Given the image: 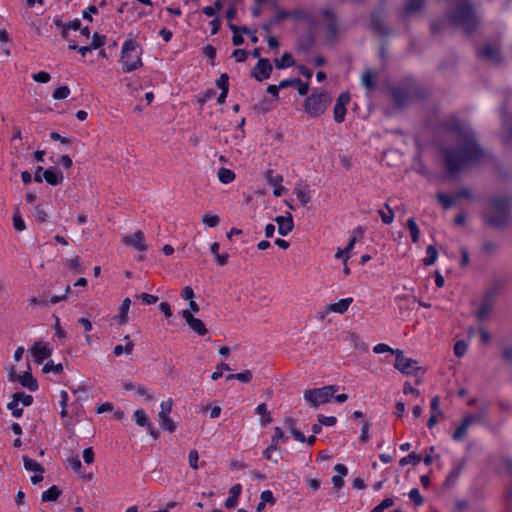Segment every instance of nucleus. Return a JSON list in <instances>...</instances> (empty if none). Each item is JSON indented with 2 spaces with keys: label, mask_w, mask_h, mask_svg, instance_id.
<instances>
[{
  "label": "nucleus",
  "mask_w": 512,
  "mask_h": 512,
  "mask_svg": "<svg viewBox=\"0 0 512 512\" xmlns=\"http://www.w3.org/2000/svg\"><path fill=\"white\" fill-rule=\"evenodd\" d=\"M484 152L476 143L475 135L470 128L464 127L459 135V143L444 151V161L449 174L454 175L470 164L477 162Z\"/></svg>",
  "instance_id": "f257e3e1"
},
{
  "label": "nucleus",
  "mask_w": 512,
  "mask_h": 512,
  "mask_svg": "<svg viewBox=\"0 0 512 512\" xmlns=\"http://www.w3.org/2000/svg\"><path fill=\"white\" fill-rule=\"evenodd\" d=\"M451 2L458 3L459 6L450 15L453 24L459 26L467 32H471L478 23V18L474 13L470 3L466 0H450Z\"/></svg>",
  "instance_id": "f03ea898"
},
{
  "label": "nucleus",
  "mask_w": 512,
  "mask_h": 512,
  "mask_svg": "<svg viewBox=\"0 0 512 512\" xmlns=\"http://www.w3.org/2000/svg\"><path fill=\"white\" fill-rule=\"evenodd\" d=\"M141 54V47L135 40H126L122 45L120 55V64L122 66V70L128 73L142 66Z\"/></svg>",
  "instance_id": "7ed1b4c3"
},
{
  "label": "nucleus",
  "mask_w": 512,
  "mask_h": 512,
  "mask_svg": "<svg viewBox=\"0 0 512 512\" xmlns=\"http://www.w3.org/2000/svg\"><path fill=\"white\" fill-rule=\"evenodd\" d=\"M330 102L331 97L327 92L314 89L312 93L305 99L303 104V111L308 116L316 118L325 113Z\"/></svg>",
  "instance_id": "20e7f679"
},
{
  "label": "nucleus",
  "mask_w": 512,
  "mask_h": 512,
  "mask_svg": "<svg viewBox=\"0 0 512 512\" xmlns=\"http://www.w3.org/2000/svg\"><path fill=\"white\" fill-rule=\"evenodd\" d=\"M337 391L338 386L336 385L307 389L303 393V398L311 407L317 408L320 405L327 403Z\"/></svg>",
  "instance_id": "39448f33"
},
{
  "label": "nucleus",
  "mask_w": 512,
  "mask_h": 512,
  "mask_svg": "<svg viewBox=\"0 0 512 512\" xmlns=\"http://www.w3.org/2000/svg\"><path fill=\"white\" fill-rule=\"evenodd\" d=\"M485 220L495 226H503L508 221L507 204L503 200H493L485 212Z\"/></svg>",
  "instance_id": "423d86ee"
},
{
  "label": "nucleus",
  "mask_w": 512,
  "mask_h": 512,
  "mask_svg": "<svg viewBox=\"0 0 512 512\" xmlns=\"http://www.w3.org/2000/svg\"><path fill=\"white\" fill-rule=\"evenodd\" d=\"M394 355L396 357L394 368L400 371L401 373L405 375H413L420 370L418 362L412 358L405 357L404 352L402 350L397 349L394 352Z\"/></svg>",
  "instance_id": "0eeeda50"
},
{
  "label": "nucleus",
  "mask_w": 512,
  "mask_h": 512,
  "mask_svg": "<svg viewBox=\"0 0 512 512\" xmlns=\"http://www.w3.org/2000/svg\"><path fill=\"white\" fill-rule=\"evenodd\" d=\"M29 352L34 359V362L40 365L45 359L50 357L52 354V347L48 342L36 341L29 349Z\"/></svg>",
  "instance_id": "6e6552de"
},
{
  "label": "nucleus",
  "mask_w": 512,
  "mask_h": 512,
  "mask_svg": "<svg viewBox=\"0 0 512 512\" xmlns=\"http://www.w3.org/2000/svg\"><path fill=\"white\" fill-rule=\"evenodd\" d=\"M121 242L124 245L130 246L137 251L142 252V251L147 250L145 236H144L143 232H141V231H137L132 235L122 236Z\"/></svg>",
  "instance_id": "1a4fd4ad"
},
{
  "label": "nucleus",
  "mask_w": 512,
  "mask_h": 512,
  "mask_svg": "<svg viewBox=\"0 0 512 512\" xmlns=\"http://www.w3.org/2000/svg\"><path fill=\"white\" fill-rule=\"evenodd\" d=\"M181 315L183 319L186 321V323L189 325V327L195 333H197L200 336H204L207 334L208 331L205 327L204 322L201 319L194 317L193 314H191V311L183 310L181 312Z\"/></svg>",
  "instance_id": "9d476101"
},
{
  "label": "nucleus",
  "mask_w": 512,
  "mask_h": 512,
  "mask_svg": "<svg viewBox=\"0 0 512 512\" xmlns=\"http://www.w3.org/2000/svg\"><path fill=\"white\" fill-rule=\"evenodd\" d=\"M272 72V65L266 58H260L252 72V76L257 81L268 79Z\"/></svg>",
  "instance_id": "9b49d317"
},
{
  "label": "nucleus",
  "mask_w": 512,
  "mask_h": 512,
  "mask_svg": "<svg viewBox=\"0 0 512 512\" xmlns=\"http://www.w3.org/2000/svg\"><path fill=\"white\" fill-rule=\"evenodd\" d=\"M476 416L474 415H466L462 422L456 426V429L455 431L453 432L452 434V439L454 441H461L463 440L466 435H467V432H468V429L470 428V426L476 422Z\"/></svg>",
  "instance_id": "f8f14e48"
},
{
  "label": "nucleus",
  "mask_w": 512,
  "mask_h": 512,
  "mask_svg": "<svg viewBox=\"0 0 512 512\" xmlns=\"http://www.w3.org/2000/svg\"><path fill=\"white\" fill-rule=\"evenodd\" d=\"M123 389L125 391H133L137 396L146 401H151L153 399L150 389L143 384L126 381L123 383Z\"/></svg>",
  "instance_id": "ddd939ff"
},
{
  "label": "nucleus",
  "mask_w": 512,
  "mask_h": 512,
  "mask_svg": "<svg viewBox=\"0 0 512 512\" xmlns=\"http://www.w3.org/2000/svg\"><path fill=\"white\" fill-rule=\"evenodd\" d=\"M275 222L278 225V233L282 236H286L293 230V217L289 212H287L284 216H277L275 218Z\"/></svg>",
  "instance_id": "4468645a"
},
{
  "label": "nucleus",
  "mask_w": 512,
  "mask_h": 512,
  "mask_svg": "<svg viewBox=\"0 0 512 512\" xmlns=\"http://www.w3.org/2000/svg\"><path fill=\"white\" fill-rule=\"evenodd\" d=\"M30 365H27V370L17 377V381L29 391L34 392L38 389L37 380L32 376L30 372Z\"/></svg>",
  "instance_id": "2eb2a0df"
},
{
  "label": "nucleus",
  "mask_w": 512,
  "mask_h": 512,
  "mask_svg": "<svg viewBox=\"0 0 512 512\" xmlns=\"http://www.w3.org/2000/svg\"><path fill=\"white\" fill-rule=\"evenodd\" d=\"M479 53H480L481 57H483L487 60H490L492 62H498L500 60V50L497 45H491V44L485 45L480 50Z\"/></svg>",
  "instance_id": "dca6fc26"
},
{
  "label": "nucleus",
  "mask_w": 512,
  "mask_h": 512,
  "mask_svg": "<svg viewBox=\"0 0 512 512\" xmlns=\"http://www.w3.org/2000/svg\"><path fill=\"white\" fill-rule=\"evenodd\" d=\"M43 178L50 185H58L63 182L64 176L59 170L50 168L43 172Z\"/></svg>",
  "instance_id": "f3484780"
},
{
  "label": "nucleus",
  "mask_w": 512,
  "mask_h": 512,
  "mask_svg": "<svg viewBox=\"0 0 512 512\" xmlns=\"http://www.w3.org/2000/svg\"><path fill=\"white\" fill-rule=\"evenodd\" d=\"M323 22L327 27L329 33L335 36L338 31V26L334 13L331 10H325L322 14Z\"/></svg>",
  "instance_id": "a211bd4d"
},
{
  "label": "nucleus",
  "mask_w": 512,
  "mask_h": 512,
  "mask_svg": "<svg viewBox=\"0 0 512 512\" xmlns=\"http://www.w3.org/2000/svg\"><path fill=\"white\" fill-rule=\"evenodd\" d=\"M352 301H353L352 298L341 299V300H339L336 303L329 304L327 306V310L330 311V312L343 314V313H345L348 310V308H349L350 304L352 303Z\"/></svg>",
  "instance_id": "6ab92c4d"
},
{
  "label": "nucleus",
  "mask_w": 512,
  "mask_h": 512,
  "mask_svg": "<svg viewBox=\"0 0 512 512\" xmlns=\"http://www.w3.org/2000/svg\"><path fill=\"white\" fill-rule=\"evenodd\" d=\"M345 340L354 349H357L362 352H366L368 350V345L364 341H362L357 334L353 332L348 333Z\"/></svg>",
  "instance_id": "aec40b11"
},
{
  "label": "nucleus",
  "mask_w": 512,
  "mask_h": 512,
  "mask_svg": "<svg viewBox=\"0 0 512 512\" xmlns=\"http://www.w3.org/2000/svg\"><path fill=\"white\" fill-rule=\"evenodd\" d=\"M131 306L130 298H125L120 306L118 315L115 316V320L118 321L120 325L126 324L128 322V313Z\"/></svg>",
  "instance_id": "412c9836"
},
{
  "label": "nucleus",
  "mask_w": 512,
  "mask_h": 512,
  "mask_svg": "<svg viewBox=\"0 0 512 512\" xmlns=\"http://www.w3.org/2000/svg\"><path fill=\"white\" fill-rule=\"evenodd\" d=\"M242 487L240 484H235L229 490L230 496L225 501V506L227 508H234L237 505V499L240 495Z\"/></svg>",
  "instance_id": "4be33fe9"
},
{
  "label": "nucleus",
  "mask_w": 512,
  "mask_h": 512,
  "mask_svg": "<svg viewBox=\"0 0 512 512\" xmlns=\"http://www.w3.org/2000/svg\"><path fill=\"white\" fill-rule=\"evenodd\" d=\"M218 180L222 184H229L235 180V173L228 168H220L217 172Z\"/></svg>",
  "instance_id": "5701e85b"
},
{
  "label": "nucleus",
  "mask_w": 512,
  "mask_h": 512,
  "mask_svg": "<svg viewBox=\"0 0 512 512\" xmlns=\"http://www.w3.org/2000/svg\"><path fill=\"white\" fill-rule=\"evenodd\" d=\"M61 494L62 491L58 488V486L53 485L42 493L41 500L43 502L55 501Z\"/></svg>",
  "instance_id": "b1692460"
},
{
  "label": "nucleus",
  "mask_w": 512,
  "mask_h": 512,
  "mask_svg": "<svg viewBox=\"0 0 512 512\" xmlns=\"http://www.w3.org/2000/svg\"><path fill=\"white\" fill-rule=\"evenodd\" d=\"M356 242V236L352 237L347 245V247L343 250L338 249V251L335 254V257L337 259H342L344 264L347 263V260L350 257V251L354 248Z\"/></svg>",
  "instance_id": "393cba45"
},
{
  "label": "nucleus",
  "mask_w": 512,
  "mask_h": 512,
  "mask_svg": "<svg viewBox=\"0 0 512 512\" xmlns=\"http://www.w3.org/2000/svg\"><path fill=\"white\" fill-rule=\"evenodd\" d=\"M133 420L141 427H150L151 422L143 409H138L133 413Z\"/></svg>",
  "instance_id": "a878e982"
},
{
  "label": "nucleus",
  "mask_w": 512,
  "mask_h": 512,
  "mask_svg": "<svg viewBox=\"0 0 512 512\" xmlns=\"http://www.w3.org/2000/svg\"><path fill=\"white\" fill-rule=\"evenodd\" d=\"M294 194L297 196V199L301 204L305 205L310 202L311 195L310 191L303 188L301 185H296L294 188Z\"/></svg>",
  "instance_id": "bb28decb"
},
{
  "label": "nucleus",
  "mask_w": 512,
  "mask_h": 512,
  "mask_svg": "<svg viewBox=\"0 0 512 512\" xmlns=\"http://www.w3.org/2000/svg\"><path fill=\"white\" fill-rule=\"evenodd\" d=\"M23 464L24 468L28 471L43 473L44 468L38 463L36 460L29 458L28 456H23Z\"/></svg>",
  "instance_id": "cd10ccee"
},
{
  "label": "nucleus",
  "mask_w": 512,
  "mask_h": 512,
  "mask_svg": "<svg viewBox=\"0 0 512 512\" xmlns=\"http://www.w3.org/2000/svg\"><path fill=\"white\" fill-rule=\"evenodd\" d=\"M158 419H159V425L163 430H165L169 433H173L176 430V423L170 418L169 415L158 416Z\"/></svg>",
  "instance_id": "c85d7f7f"
},
{
  "label": "nucleus",
  "mask_w": 512,
  "mask_h": 512,
  "mask_svg": "<svg viewBox=\"0 0 512 512\" xmlns=\"http://www.w3.org/2000/svg\"><path fill=\"white\" fill-rule=\"evenodd\" d=\"M437 199H438V202L442 205V207L446 210L451 208L457 202L456 195L449 196L445 193H438Z\"/></svg>",
  "instance_id": "c756f323"
},
{
  "label": "nucleus",
  "mask_w": 512,
  "mask_h": 512,
  "mask_svg": "<svg viewBox=\"0 0 512 512\" xmlns=\"http://www.w3.org/2000/svg\"><path fill=\"white\" fill-rule=\"evenodd\" d=\"M264 177L267 183L271 186L281 184L283 181L282 175L275 173L272 169L265 171Z\"/></svg>",
  "instance_id": "7c9ffc66"
},
{
  "label": "nucleus",
  "mask_w": 512,
  "mask_h": 512,
  "mask_svg": "<svg viewBox=\"0 0 512 512\" xmlns=\"http://www.w3.org/2000/svg\"><path fill=\"white\" fill-rule=\"evenodd\" d=\"M294 64V60L291 54L284 53L280 59L275 60V66L278 69H284Z\"/></svg>",
  "instance_id": "2f4dec72"
},
{
  "label": "nucleus",
  "mask_w": 512,
  "mask_h": 512,
  "mask_svg": "<svg viewBox=\"0 0 512 512\" xmlns=\"http://www.w3.org/2000/svg\"><path fill=\"white\" fill-rule=\"evenodd\" d=\"M427 257L423 259V263L426 266L432 265L438 258V251L433 245H429L426 249Z\"/></svg>",
  "instance_id": "473e14b6"
},
{
  "label": "nucleus",
  "mask_w": 512,
  "mask_h": 512,
  "mask_svg": "<svg viewBox=\"0 0 512 512\" xmlns=\"http://www.w3.org/2000/svg\"><path fill=\"white\" fill-rule=\"evenodd\" d=\"M12 399L18 404L21 403L23 406H30L33 402V397L29 394H25L24 392L14 393Z\"/></svg>",
  "instance_id": "72a5a7b5"
},
{
  "label": "nucleus",
  "mask_w": 512,
  "mask_h": 512,
  "mask_svg": "<svg viewBox=\"0 0 512 512\" xmlns=\"http://www.w3.org/2000/svg\"><path fill=\"white\" fill-rule=\"evenodd\" d=\"M407 227L410 231L412 241L417 242L420 237V231L414 218H409L407 220Z\"/></svg>",
  "instance_id": "f704fd0d"
},
{
  "label": "nucleus",
  "mask_w": 512,
  "mask_h": 512,
  "mask_svg": "<svg viewBox=\"0 0 512 512\" xmlns=\"http://www.w3.org/2000/svg\"><path fill=\"white\" fill-rule=\"evenodd\" d=\"M256 413L262 416V425H267L272 421L271 416L268 413L267 406L264 403L259 404L256 407Z\"/></svg>",
  "instance_id": "c9c22d12"
},
{
  "label": "nucleus",
  "mask_w": 512,
  "mask_h": 512,
  "mask_svg": "<svg viewBox=\"0 0 512 512\" xmlns=\"http://www.w3.org/2000/svg\"><path fill=\"white\" fill-rule=\"evenodd\" d=\"M133 348H134V343L131 342V341H128L126 343V345H116L114 347V350H113V353L116 355V356H120L122 355L123 353H125L126 355H129L131 354V352L133 351Z\"/></svg>",
  "instance_id": "e433bc0d"
},
{
  "label": "nucleus",
  "mask_w": 512,
  "mask_h": 512,
  "mask_svg": "<svg viewBox=\"0 0 512 512\" xmlns=\"http://www.w3.org/2000/svg\"><path fill=\"white\" fill-rule=\"evenodd\" d=\"M385 208L387 209V211L379 210L378 213H379V215L381 217V220L385 224H390L394 220V212H393V210L391 209V207L387 203L385 204Z\"/></svg>",
  "instance_id": "4c0bfd02"
},
{
  "label": "nucleus",
  "mask_w": 512,
  "mask_h": 512,
  "mask_svg": "<svg viewBox=\"0 0 512 512\" xmlns=\"http://www.w3.org/2000/svg\"><path fill=\"white\" fill-rule=\"evenodd\" d=\"M69 95H70L69 87L66 85H63L54 90L52 97L55 100H63V99H66Z\"/></svg>",
  "instance_id": "58836bf2"
},
{
  "label": "nucleus",
  "mask_w": 512,
  "mask_h": 512,
  "mask_svg": "<svg viewBox=\"0 0 512 512\" xmlns=\"http://www.w3.org/2000/svg\"><path fill=\"white\" fill-rule=\"evenodd\" d=\"M63 371V365L61 363L55 364L53 361H48L43 366V372L44 373H50L54 372L56 374H59Z\"/></svg>",
  "instance_id": "ea45409f"
},
{
  "label": "nucleus",
  "mask_w": 512,
  "mask_h": 512,
  "mask_svg": "<svg viewBox=\"0 0 512 512\" xmlns=\"http://www.w3.org/2000/svg\"><path fill=\"white\" fill-rule=\"evenodd\" d=\"M362 84L367 89L374 88L375 87V75L370 71L364 72L362 75Z\"/></svg>",
  "instance_id": "a19ab883"
},
{
  "label": "nucleus",
  "mask_w": 512,
  "mask_h": 512,
  "mask_svg": "<svg viewBox=\"0 0 512 512\" xmlns=\"http://www.w3.org/2000/svg\"><path fill=\"white\" fill-rule=\"evenodd\" d=\"M173 406V400L171 398H168L165 401H162L160 403V411L158 413V416H167L170 415L172 411Z\"/></svg>",
  "instance_id": "79ce46f5"
},
{
  "label": "nucleus",
  "mask_w": 512,
  "mask_h": 512,
  "mask_svg": "<svg viewBox=\"0 0 512 512\" xmlns=\"http://www.w3.org/2000/svg\"><path fill=\"white\" fill-rule=\"evenodd\" d=\"M202 222L208 227H216L220 222V218L217 215L205 213L202 217Z\"/></svg>",
  "instance_id": "37998d69"
},
{
  "label": "nucleus",
  "mask_w": 512,
  "mask_h": 512,
  "mask_svg": "<svg viewBox=\"0 0 512 512\" xmlns=\"http://www.w3.org/2000/svg\"><path fill=\"white\" fill-rule=\"evenodd\" d=\"M333 114L335 122L341 123L344 121L346 115V108L344 106H340V104H335Z\"/></svg>",
  "instance_id": "c03bdc74"
},
{
  "label": "nucleus",
  "mask_w": 512,
  "mask_h": 512,
  "mask_svg": "<svg viewBox=\"0 0 512 512\" xmlns=\"http://www.w3.org/2000/svg\"><path fill=\"white\" fill-rule=\"evenodd\" d=\"M422 0H406L405 11L406 13H414L421 8Z\"/></svg>",
  "instance_id": "a18cd8bd"
},
{
  "label": "nucleus",
  "mask_w": 512,
  "mask_h": 512,
  "mask_svg": "<svg viewBox=\"0 0 512 512\" xmlns=\"http://www.w3.org/2000/svg\"><path fill=\"white\" fill-rule=\"evenodd\" d=\"M66 266H67L68 269L76 271V272H82L83 271V269L81 267L80 257L79 256H75V257L67 260Z\"/></svg>",
  "instance_id": "49530a36"
},
{
  "label": "nucleus",
  "mask_w": 512,
  "mask_h": 512,
  "mask_svg": "<svg viewBox=\"0 0 512 512\" xmlns=\"http://www.w3.org/2000/svg\"><path fill=\"white\" fill-rule=\"evenodd\" d=\"M421 458L416 453H411L406 457H403L400 459L399 464L400 466H405L409 463H413L414 465L418 464L420 462Z\"/></svg>",
  "instance_id": "de8ad7c7"
},
{
  "label": "nucleus",
  "mask_w": 512,
  "mask_h": 512,
  "mask_svg": "<svg viewBox=\"0 0 512 512\" xmlns=\"http://www.w3.org/2000/svg\"><path fill=\"white\" fill-rule=\"evenodd\" d=\"M7 408L9 410H11L12 412V415L16 418H19L22 416L23 414V409L19 406V404L15 401V400H11L8 404H7Z\"/></svg>",
  "instance_id": "09e8293b"
},
{
  "label": "nucleus",
  "mask_w": 512,
  "mask_h": 512,
  "mask_svg": "<svg viewBox=\"0 0 512 512\" xmlns=\"http://www.w3.org/2000/svg\"><path fill=\"white\" fill-rule=\"evenodd\" d=\"M467 348H468V346L465 341H463V340L457 341L454 345V353L458 357H462L465 355Z\"/></svg>",
  "instance_id": "8fccbe9b"
},
{
  "label": "nucleus",
  "mask_w": 512,
  "mask_h": 512,
  "mask_svg": "<svg viewBox=\"0 0 512 512\" xmlns=\"http://www.w3.org/2000/svg\"><path fill=\"white\" fill-rule=\"evenodd\" d=\"M230 370L231 369H230L229 365L222 362L216 367V370L212 373L211 378H212V380H217L219 377L222 376L224 371H230Z\"/></svg>",
  "instance_id": "3c124183"
},
{
  "label": "nucleus",
  "mask_w": 512,
  "mask_h": 512,
  "mask_svg": "<svg viewBox=\"0 0 512 512\" xmlns=\"http://www.w3.org/2000/svg\"><path fill=\"white\" fill-rule=\"evenodd\" d=\"M55 24L62 27L63 30H62V35L63 37H66L67 36V30L68 29H72V30H78L80 28V22L79 21H74L72 23H70L69 25L67 26H63L60 21L58 20H55Z\"/></svg>",
  "instance_id": "603ef678"
},
{
  "label": "nucleus",
  "mask_w": 512,
  "mask_h": 512,
  "mask_svg": "<svg viewBox=\"0 0 512 512\" xmlns=\"http://www.w3.org/2000/svg\"><path fill=\"white\" fill-rule=\"evenodd\" d=\"M394 505L392 498L384 499L379 505H377L371 512H383L385 509Z\"/></svg>",
  "instance_id": "864d4df0"
},
{
  "label": "nucleus",
  "mask_w": 512,
  "mask_h": 512,
  "mask_svg": "<svg viewBox=\"0 0 512 512\" xmlns=\"http://www.w3.org/2000/svg\"><path fill=\"white\" fill-rule=\"evenodd\" d=\"M409 498L414 501L416 505H422L424 502L423 497L421 496L419 490L417 488H413L409 492Z\"/></svg>",
  "instance_id": "5fc2aeb1"
},
{
  "label": "nucleus",
  "mask_w": 512,
  "mask_h": 512,
  "mask_svg": "<svg viewBox=\"0 0 512 512\" xmlns=\"http://www.w3.org/2000/svg\"><path fill=\"white\" fill-rule=\"evenodd\" d=\"M32 78L34 81L36 82H39V83H47L50 81L51 79V76L49 73L45 72V71H40L38 73H35L32 75Z\"/></svg>",
  "instance_id": "6e6d98bb"
},
{
  "label": "nucleus",
  "mask_w": 512,
  "mask_h": 512,
  "mask_svg": "<svg viewBox=\"0 0 512 512\" xmlns=\"http://www.w3.org/2000/svg\"><path fill=\"white\" fill-rule=\"evenodd\" d=\"M189 465L192 469L197 470L199 468L198 466V460L199 455L196 450H191L188 455Z\"/></svg>",
  "instance_id": "4d7b16f0"
},
{
  "label": "nucleus",
  "mask_w": 512,
  "mask_h": 512,
  "mask_svg": "<svg viewBox=\"0 0 512 512\" xmlns=\"http://www.w3.org/2000/svg\"><path fill=\"white\" fill-rule=\"evenodd\" d=\"M397 349H393L391 348L390 346H388L387 344L385 343H379L377 345H375L373 347V351L377 354H381V353H386V352H390L394 355V352L396 351Z\"/></svg>",
  "instance_id": "13d9d810"
},
{
  "label": "nucleus",
  "mask_w": 512,
  "mask_h": 512,
  "mask_svg": "<svg viewBox=\"0 0 512 512\" xmlns=\"http://www.w3.org/2000/svg\"><path fill=\"white\" fill-rule=\"evenodd\" d=\"M235 379L242 383H248L252 379V372L250 370H244L240 373L235 374Z\"/></svg>",
  "instance_id": "bf43d9fd"
},
{
  "label": "nucleus",
  "mask_w": 512,
  "mask_h": 512,
  "mask_svg": "<svg viewBox=\"0 0 512 512\" xmlns=\"http://www.w3.org/2000/svg\"><path fill=\"white\" fill-rule=\"evenodd\" d=\"M137 298L141 299L142 302L147 305L154 304L158 301L157 296L148 293L139 294Z\"/></svg>",
  "instance_id": "052dcab7"
},
{
  "label": "nucleus",
  "mask_w": 512,
  "mask_h": 512,
  "mask_svg": "<svg viewBox=\"0 0 512 512\" xmlns=\"http://www.w3.org/2000/svg\"><path fill=\"white\" fill-rule=\"evenodd\" d=\"M229 27L234 32V35L232 37L233 44L236 46L243 44V42H244L243 37L241 35L237 34V32L239 31V28L233 24H231Z\"/></svg>",
  "instance_id": "680f3d73"
},
{
  "label": "nucleus",
  "mask_w": 512,
  "mask_h": 512,
  "mask_svg": "<svg viewBox=\"0 0 512 512\" xmlns=\"http://www.w3.org/2000/svg\"><path fill=\"white\" fill-rule=\"evenodd\" d=\"M34 217L37 222L43 223L46 221L47 214L41 206H36L34 211Z\"/></svg>",
  "instance_id": "e2e57ef3"
},
{
  "label": "nucleus",
  "mask_w": 512,
  "mask_h": 512,
  "mask_svg": "<svg viewBox=\"0 0 512 512\" xmlns=\"http://www.w3.org/2000/svg\"><path fill=\"white\" fill-rule=\"evenodd\" d=\"M336 418L334 416H324L318 415V422L324 426H333L336 423Z\"/></svg>",
  "instance_id": "0e129e2a"
},
{
  "label": "nucleus",
  "mask_w": 512,
  "mask_h": 512,
  "mask_svg": "<svg viewBox=\"0 0 512 512\" xmlns=\"http://www.w3.org/2000/svg\"><path fill=\"white\" fill-rule=\"evenodd\" d=\"M83 459L86 464H92L94 462V451L92 447L83 450Z\"/></svg>",
  "instance_id": "69168bd1"
},
{
  "label": "nucleus",
  "mask_w": 512,
  "mask_h": 512,
  "mask_svg": "<svg viewBox=\"0 0 512 512\" xmlns=\"http://www.w3.org/2000/svg\"><path fill=\"white\" fill-rule=\"evenodd\" d=\"M456 198L457 200L460 198L471 200L473 198V192L469 188H462L456 193Z\"/></svg>",
  "instance_id": "338daca9"
},
{
  "label": "nucleus",
  "mask_w": 512,
  "mask_h": 512,
  "mask_svg": "<svg viewBox=\"0 0 512 512\" xmlns=\"http://www.w3.org/2000/svg\"><path fill=\"white\" fill-rule=\"evenodd\" d=\"M232 56L237 62H244L247 59L248 53L244 49H236L234 50Z\"/></svg>",
  "instance_id": "774afa93"
}]
</instances>
